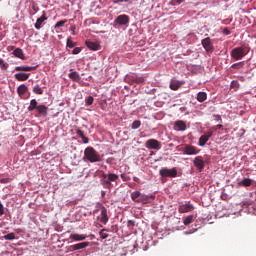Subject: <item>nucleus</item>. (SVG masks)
Listing matches in <instances>:
<instances>
[{
    "label": "nucleus",
    "mask_w": 256,
    "mask_h": 256,
    "mask_svg": "<svg viewBox=\"0 0 256 256\" xmlns=\"http://www.w3.org/2000/svg\"><path fill=\"white\" fill-rule=\"evenodd\" d=\"M211 137H213L212 131L207 132L206 134L202 135L198 141L199 147H205V145L207 144V141H209V139H211Z\"/></svg>",
    "instance_id": "obj_8"
},
{
    "label": "nucleus",
    "mask_w": 256,
    "mask_h": 256,
    "mask_svg": "<svg viewBox=\"0 0 256 256\" xmlns=\"http://www.w3.org/2000/svg\"><path fill=\"white\" fill-rule=\"evenodd\" d=\"M253 184V180L251 178H244L242 181L238 183L240 187H251Z\"/></svg>",
    "instance_id": "obj_21"
},
{
    "label": "nucleus",
    "mask_w": 256,
    "mask_h": 256,
    "mask_svg": "<svg viewBox=\"0 0 256 256\" xmlns=\"http://www.w3.org/2000/svg\"><path fill=\"white\" fill-rule=\"evenodd\" d=\"M195 167L201 171L202 169H205V161H203V157L197 156L193 161Z\"/></svg>",
    "instance_id": "obj_12"
},
{
    "label": "nucleus",
    "mask_w": 256,
    "mask_h": 256,
    "mask_svg": "<svg viewBox=\"0 0 256 256\" xmlns=\"http://www.w3.org/2000/svg\"><path fill=\"white\" fill-rule=\"evenodd\" d=\"M93 96H89L87 99H86V105H93Z\"/></svg>",
    "instance_id": "obj_40"
},
{
    "label": "nucleus",
    "mask_w": 256,
    "mask_h": 256,
    "mask_svg": "<svg viewBox=\"0 0 256 256\" xmlns=\"http://www.w3.org/2000/svg\"><path fill=\"white\" fill-rule=\"evenodd\" d=\"M184 225H191V223H193V215L187 216L184 221H183Z\"/></svg>",
    "instance_id": "obj_33"
},
{
    "label": "nucleus",
    "mask_w": 256,
    "mask_h": 256,
    "mask_svg": "<svg viewBox=\"0 0 256 256\" xmlns=\"http://www.w3.org/2000/svg\"><path fill=\"white\" fill-rule=\"evenodd\" d=\"M66 45H67V47H69V49H73V47H75L76 44H75V42H73V40H71V38H68Z\"/></svg>",
    "instance_id": "obj_36"
},
{
    "label": "nucleus",
    "mask_w": 256,
    "mask_h": 256,
    "mask_svg": "<svg viewBox=\"0 0 256 256\" xmlns=\"http://www.w3.org/2000/svg\"><path fill=\"white\" fill-rule=\"evenodd\" d=\"M175 131H185L187 129V124L183 120H178L174 123Z\"/></svg>",
    "instance_id": "obj_13"
},
{
    "label": "nucleus",
    "mask_w": 256,
    "mask_h": 256,
    "mask_svg": "<svg viewBox=\"0 0 256 256\" xmlns=\"http://www.w3.org/2000/svg\"><path fill=\"white\" fill-rule=\"evenodd\" d=\"M84 157L90 163H99L101 156L97 153V150L93 147H87L84 151Z\"/></svg>",
    "instance_id": "obj_2"
},
{
    "label": "nucleus",
    "mask_w": 256,
    "mask_h": 256,
    "mask_svg": "<svg viewBox=\"0 0 256 256\" xmlns=\"http://www.w3.org/2000/svg\"><path fill=\"white\" fill-rule=\"evenodd\" d=\"M38 107H39V105H38L37 100L36 99H32L30 101V105L28 107V111H35V109L37 110Z\"/></svg>",
    "instance_id": "obj_27"
},
{
    "label": "nucleus",
    "mask_w": 256,
    "mask_h": 256,
    "mask_svg": "<svg viewBox=\"0 0 256 256\" xmlns=\"http://www.w3.org/2000/svg\"><path fill=\"white\" fill-rule=\"evenodd\" d=\"M14 77L17 79V81H27V79H29V74L21 72L16 73Z\"/></svg>",
    "instance_id": "obj_20"
},
{
    "label": "nucleus",
    "mask_w": 256,
    "mask_h": 256,
    "mask_svg": "<svg viewBox=\"0 0 256 256\" xmlns=\"http://www.w3.org/2000/svg\"><path fill=\"white\" fill-rule=\"evenodd\" d=\"M146 147L147 149H155L156 151H159V149H161V142H159V140L149 139L146 142Z\"/></svg>",
    "instance_id": "obj_7"
},
{
    "label": "nucleus",
    "mask_w": 256,
    "mask_h": 256,
    "mask_svg": "<svg viewBox=\"0 0 256 256\" xmlns=\"http://www.w3.org/2000/svg\"><path fill=\"white\" fill-rule=\"evenodd\" d=\"M245 65V62H238L231 66L232 69H243V66Z\"/></svg>",
    "instance_id": "obj_32"
},
{
    "label": "nucleus",
    "mask_w": 256,
    "mask_h": 256,
    "mask_svg": "<svg viewBox=\"0 0 256 256\" xmlns=\"http://www.w3.org/2000/svg\"><path fill=\"white\" fill-rule=\"evenodd\" d=\"M86 46L88 49H91V51H99V49H101V46L97 42L86 41Z\"/></svg>",
    "instance_id": "obj_16"
},
{
    "label": "nucleus",
    "mask_w": 256,
    "mask_h": 256,
    "mask_svg": "<svg viewBox=\"0 0 256 256\" xmlns=\"http://www.w3.org/2000/svg\"><path fill=\"white\" fill-rule=\"evenodd\" d=\"M222 128H223V125H221V124L217 125V129H222Z\"/></svg>",
    "instance_id": "obj_51"
},
{
    "label": "nucleus",
    "mask_w": 256,
    "mask_h": 256,
    "mask_svg": "<svg viewBox=\"0 0 256 256\" xmlns=\"http://www.w3.org/2000/svg\"><path fill=\"white\" fill-rule=\"evenodd\" d=\"M99 234L101 239H107L109 237V234L105 233V229H102Z\"/></svg>",
    "instance_id": "obj_38"
},
{
    "label": "nucleus",
    "mask_w": 256,
    "mask_h": 256,
    "mask_svg": "<svg viewBox=\"0 0 256 256\" xmlns=\"http://www.w3.org/2000/svg\"><path fill=\"white\" fill-rule=\"evenodd\" d=\"M28 89L27 86H25L24 84L20 85L17 88V93L19 95V97H23V95H25V93H27Z\"/></svg>",
    "instance_id": "obj_26"
},
{
    "label": "nucleus",
    "mask_w": 256,
    "mask_h": 256,
    "mask_svg": "<svg viewBox=\"0 0 256 256\" xmlns=\"http://www.w3.org/2000/svg\"><path fill=\"white\" fill-rule=\"evenodd\" d=\"M182 151H183L184 155H198L199 154V150L197 149V147H195L193 145H189V144H185Z\"/></svg>",
    "instance_id": "obj_6"
},
{
    "label": "nucleus",
    "mask_w": 256,
    "mask_h": 256,
    "mask_svg": "<svg viewBox=\"0 0 256 256\" xmlns=\"http://www.w3.org/2000/svg\"><path fill=\"white\" fill-rule=\"evenodd\" d=\"M118 180H119V175H117V174L103 173L101 183H102V186L104 187V189H111L113 187V184H111V183H115V181H118Z\"/></svg>",
    "instance_id": "obj_1"
},
{
    "label": "nucleus",
    "mask_w": 256,
    "mask_h": 256,
    "mask_svg": "<svg viewBox=\"0 0 256 256\" xmlns=\"http://www.w3.org/2000/svg\"><path fill=\"white\" fill-rule=\"evenodd\" d=\"M76 134L78 135V137H81L83 143H89V138L85 136V132H83V130L79 128L76 129Z\"/></svg>",
    "instance_id": "obj_24"
},
{
    "label": "nucleus",
    "mask_w": 256,
    "mask_h": 256,
    "mask_svg": "<svg viewBox=\"0 0 256 256\" xmlns=\"http://www.w3.org/2000/svg\"><path fill=\"white\" fill-rule=\"evenodd\" d=\"M245 55H247V52L243 47H236L230 52V56L232 59H234V61H241Z\"/></svg>",
    "instance_id": "obj_3"
},
{
    "label": "nucleus",
    "mask_w": 256,
    "mask_h": 256,
    "mask_svg": "<svg viewBox=\"0 0 256 256\" xmlns=\"http://www.w3.org/2000/svg\"><path fill=\"white\" fill-rule=\"evenodd\" d=\"M133 181H135V183H139V178L137 176H134Z\"/></svg>",
    "instance_id": "obj_49"
},
{
    "label": "nucleus",
    "mask_w": 256,
    "mask_h": 256,
    "mask_svg": "<svg viewBox=\"0 0 256 256\" xmlns=\"http://www.w3.org/2000/svg\"><path fill=\"white\" fill-rule=\"evenodd\" d=\"M223 34L224 35H231V30H229V28H224L223 29Z\"/></svg>",
    "instance_id": "obj_45"
},
{
    "label": "nucleus",
    "mask_w": 256,
    "mask_h": 256,
    "mask_svg": "<svg viewBox=\"0 0 256 256\" xmlns=\"http://www.w3.org/2000/svg\"><path fill=\"white\" fill-rule=\"evenodd\" d=\"M3 239H5L6 241H13V239H15V233H9L7 235H4Z\"/></svg>",
    "instance_id": "obj_34"
},
{
    "label": "nucleus",
    "mask_w": 256,
    "mask_h": 256,
    "mask_svg": "<svg viewBox=\"0 0 256 256\" xmlns=\"http://www.w3.org/2000/svg\"><path fill=\"white\" fill-rule=\"evenodd\" d=\"M179 213H189L193 211V206L191 204H182L178 208Z\"/></svg>",
    "instance_id": "obj_14"
},
{
    "label": "nucleus",
    "mask_w": 256,
    "mask_h": 256,
    "mask_svg": "<svg viewBox=\"0 0 256 256\" xmlns=\"http://www.w3.org/2000/svg\"><path fill=\"white\" fill-rule=\"evenodd\" d=\"M170 89H171L172 91H177V90L179 89V84H177V83H171V84H170Z\"/></svg>",
    "instance_id": "obj_39"
},
{
    "label": "nucleus",
    "mask_w": 256,
    "mask_h": 256,
    "mask_svg": "<svg viewBox=\"0 0 256 256\" xmlns=\"http://www.w3.org/2000/svg\"><path fill=\"white\" fill-rule=\"evenodd\" d=\"M85 247H89V242H81L78 244H74L71 246L72 251H79V249H85Z\"/></svg>",
    "instance_id": "obj_17"
},
{
    "label": "nucleus",
    "mask_w": 256,
    "mask_h": 256,
    "mask_svg": "<svg viewBox=\"0 0 256 256\" xmlns=\"http://www.w3.org/2000/svg\"><path fill=\"white\" fill-rule=\"evenodd\" d=\"M33 92L36 94V95H43V89H41V86L39 85H35L33 87Z\"/></svg>",
    "instance_id": "obj_31"
},
{
    "label": "nucleus",
    "mask_w": 256,
    "mask_h": 256,
    "mask_svg": "<svg viewBox=\"0 0 256 256\" xmlns=\"http://www.w3.org/2000/svg\"><path fill=\"white\" fill-rule=\"evenodd\" d=\"M36 111L39 115H42L43 117H47V112L49 111V108L45 105H38L36 108Z\"/></svg>",
    "instance_id": "obj_15"
},
{
    "label": "nucleus",
    "mask_w": 256,
    "mask_h": 256,
    "mask_svg": "<svg viewBox=\"0 0 256 256\" xmlns=\"http://www.w3.org/2000/svg\"><path fill=\"white\" fill-rule=\"evenodd\" d=\"M159 175H161L162 177L175 178L177 177V168H161L159 170Z\"/></svg>",
    "instance_id": "obj_5"
},
{
    "label": "nucleus",
    "mask_w": 256,
    "mask_h": 256,
    "mask_svg": "<svg viewBox=\"0 0 256 256\" xmlns=\"http://www.w3.org/2000/svg\"><path fill=\"white\" fill-rule=\"evenodd\" d=\"M5 214V208L3 207V204L0 202V216Z\"/></svg>",
    "instance_id": "obj_44"
},
{
    "label": "nucleus",
    "mask_w": 256,
    "mask_h": 256,
    "mask_svg": "<svg viewBox=\"0 0 256 256\" xmlns=\"http://www.w3.org/2000/svg\"><path fill=\"white\" fill-rule=\"evenodd\" d=\"M128 225H135V222L132 221V220H129V221H128Z\"/></svg>",
    "instance_id": "obj_50"
},
{
    "label": "nucleus",
    "mask_w": 256,
    "mask_h": 256,
    "mask_svg": "<svg viewBox=\"0 0 256 256\" xmlns=\"http://www.w3.org/2000/svg\"><path fill=\"white\" fill-rule=\"evenodd\" d=\"M65 23H67V20L58 21V22L55 24L54 29H59V27H63V25H65Z\"/></svg>",
    "instance_id": "obj_35"
},
{
    "label": "nucleus",
    "mask_w": 256,
    "mask_h": 256,
    "mask_svg": "<svg viewBox=\"0 0 256 256\" xmlns=\"http://www.w3.org/2000/svg\"><path fill=\"white\" fill-rule=\"evenodd\" d=\"M183 3V0H172L171 5H181Z\"/></svg>",
    "instance_id": "obj_43"
},
{
    "label": "nucleus",
    "mask_w": 256,
    "mask_h": 256,
    "mask_svg": "<svg viewBox=\"0 0 256 256\" xmlns=\"http://www.w3.org/2000/svg\"><path fill=\"white\" fill-rule=\"evenodd\" d=\"M139 127H141V121L136 120L132 123V126H131L132 129H139Z\"/></svg>",
    "instance_id": "obj_37"
},
{
    "label": "nucleus",
    "mask_w": 256,
    "mask_h": 256,
    "mask_svg": "<svg viewBox=\"0 0 256 256\" xmlns=\"http://www.w3.org/2000/svg\"><path fill=\"white\" fill-rule=\"evenodd\" d=\"M37 66H16L15 71H35Z\"/></svg>",
    "instance_id": "obj_19"
},
{
    "label": "nucleus",
    "mask_w": 256,
    "mask_h": 256,
    "mask_svg": "<svg viewBox=\"0 0 256 256\" xmlns=\"http://www.w3.org/2000/svg\"><path fill=\"white\" fill-rule=\"evenodd\" d=\"M72 53H73V55H79V53H81V48H79V47L74 48Z\"/></svg>",
    "instance_id": "obj_42"
},
{
    "label": "nucleus",
    "mask_w": 256,
    "mask_h": 256,
    "mask_svg": "<svg viewBox=\"0 0 256 256\" xmlns=\"http://www.w3.org/2000/svg\"><path fill=\"white\" fill-rule=\"evenodd\" d=\"M32 9L35 13H37L39 11V6H37L36 4L32 5Z\"/></svg>",
    "instance_id": "obj_46"
},
{
    "label": "nucleus",
    "mask_w": 256,
    "mask_h": 256,
    "mask_svg": "<svg viewBox=\"0 0 256 256\" xmlns=\"http://www.w3.org/2000/svg\"><path fill=\"white\" fill-rule=\"evenodd\" d=\"M10 181H11V179H9V178H2L0 180V183H9Z\"/></svg>",
    "instance_id": "obj_47"
},
{
    "label": "nucleus",
    "mask_w": 256,
    "mask_h": 256,
    "mask_svg": "<svg viewBox=\"0 0 256 256\" xmlns=\"http://www.w3.org/2000/svg\"><path fill=\"white\" fill-rule=\"evenodd\" d=\"M72 34L75 35V27H72Z\"/></svg>",
    "instance_id": "obj_52"
},
{
    "label": "nucleus",
    "mask_w": 256,
    "mask_h": 256,
    "mask_svg": "<svg viewBox=\"0 0 256 256\" xmlns=\"http://www.w3.org/2000/svg\"><path fill=\"white\" fill-rule=\"evenodd\" d=\"M70 239H73L74 241H85L87 236L83 234H71Z\"/></svg>",
    "instance_id": "obj_23"
},
{
    "label": "nucleus",
    "mask_w": 256,
    "mask_h": 256,
    "mask_svg": "<svg viewBox=\"0 0 256 256\" xmlns=\"http://www.w3.org/2000/svg\"><path fill=\"white\" fill-rule=\"evenodd\" d=\"M141 192L139 191H134L131 193V199L132 201H134L135 203H139V200L141 199Z\"/></svg>",
    "instance_id": "obj_25"
},
{
    "label": "nucleus",
    "mask_w": 256,
    "mask_h": 256,
    "mask_svg": "<svg viewBox=\"0 0 256 256\" xmlns=\"http://www.w3.org/2000/svg\"><path fill=\"white\" fill-rule=\"evenodd\" d=\"M202 47H204L207 53H213V44L211 43V38L207 37L202 40Z\"/></svg>",
    "instance_id": "obj_9"
},
{
    "label": "nucleus",
    "mask_w": 256,
    "mask_h": 256,
    "mask_svg": "<svg viewBox=\"0 0 256 256\" xmlns=\"http://www.w3.org/2000/svg\"><path fill=\"white\" fill-rule=\"evenodd\" d=\"M0 69L2 71H7V69H9V64L5 63V60H3L2 58H0Z\"/></svg>",
    "instance_id": "obj_30"
},
{
    "label": "nucleus",
    "mask_w": 256,
    "mask_h": 256,
    "mask_svg": "<svg viewBox=\"0 0 256 256\" xmlns=\"http://www.w3.org/2000/svg\"><path fill=\"white\" fill-rule=\"evenodd\" d=\"M151 199H155V196L153 195H145V194H141L140 199H139V203H143V204H147L151 201Z\"/></svg>",
    "instance_id": "obj_18"
},
{
    "label": "nucleus",
    "mask_w": 256,
    "mask_h": 256,
    "mask_svg": "<svg viewBox=\"0 0 256 256\" xmlns=\"http://www.w3.org/2000/svg\"><path fill=\"white\" fill-rule=\"evenodd\" d=\"M122 181H131V177L125 175V174H121L120 175Z\"/></svg>",
    "instance_id": "obj_41"
},
{
    "label": "nucleus",
    "mask_w": 256,
    "mask_h": 256,
    "mask_svg": "<svg viewBox=\"0 0 256 256\" xmlns=\"http://www.w3.org/2000/svg\"><path fill=\"white\" fill-rule=\"evenodd\" d=\"M69 78L72 79V81H80L81 80V76H79V73H77V72H71L69 74Z\"/></svg>",
    "instance_id": "obj_29"
},
{
    "label": "nucleus",
    "mask_w": 256,
    "mask_h": 256,
    "mask_svg": "<svg viewBox=\"0 0 256 256\" xmlns=\"http://www.w3.org/2000/svg\"><path fill=\"white\" fill-rule=\"evenodd\" d=\"M97 211H100V216L98 217V219H100V223H103V225H107V222L109 221V216H107V208L99 204L98 209L95 210L94 213H97Z\"/></svg>",
    "instance_id": "obj_4"
},
{
    "label": "nucleus",
    "mask_w": 256,
    "mask_h": 256,
    "mask_svg": "<svg viewBox=\"0 0 256 256\" xmlns=\"http://www.w3.org/2000/svg\"><path fill=\"white\" fill-rule=\"evenodd\" d=\"M114 23H115L116 25H128V23H129V16H128V15H125V14L119 15V16L114 20Z\"/></svg>",
    "instance_id": "obj_10"
},
{
    "label": "nucleus",
    "mask_w": 256,
    "mask_h": 256,
    "mask_svg": "<svg viewBox=\"0 0 256 256\" xmlns=\"http://www.w3.org/2000/svg\"><path fill=\"white\" fill-rule=\"evenodd\" d=\"M13 55L15 57H17L18 59H22L24 61L25 59V54L23 53V50L21 48H16L14 51H13Z\"/></svg>",
    "instance_id": "obj_22"
},
{
    "label": "nucleus",
    "mask_w": 256,
    "mask_h": 256,
    "mask_svg": "<svg viewBox=\"0 0 256 256\" xmlns=\"http://www.w3.org/2000/svg\"><path fill=\"white\" fill-rule=\"evenodd\" d=\"M113 3H114L115 5H117V4H119V3H123V0H114Z\"/></svg>",
    "instance_id": "obj_48"
},
{
    "label": "nucleus",
    "mask_w": 256,
    "mask_h": 256,
    "mask_svg": "<svg viewBox=\"0 0 256 256\" xmlns=\"http://www.w3.org/2000/svg\"><path fill=\"white\" fill-rule=\"evenodd\" d=\"M44 21H47V13L45 11H43L41 17L36 20L34 24L35 29H41V25H43Z\"/></svg>",
    "instance_id": "obj_11"
},
{
    "label": "nucleus",
    "mask_w": 256,
    "mask_h": 256,
    "mask_svg": "<svg viewBox=\"0 0 256 256\" xmlns=\"http://www.w3.org/2000/svg\"><path fill=\"white\" fill-rule=\"evenodd\" d=\"M123 3H129V0H123Z\"/></svg>",
    "instance_id": "obj_53"
},
{
    "label": "nucleus",
    "mask_w": 256,
    "mask_h": 256,
    "mask_svg": "<svg viewBox=\"0 0 256 256\" xmlns=\"http://www.w3.org/2000/svg\"><path fill=\"white\" fill-rule=\"evenodd\" d=\"M197 101H199V103H203L204 101H207V93L199 92L197 95Z\"/></svg>",
    "instance_id": "obj_28"
}]
</instances>
